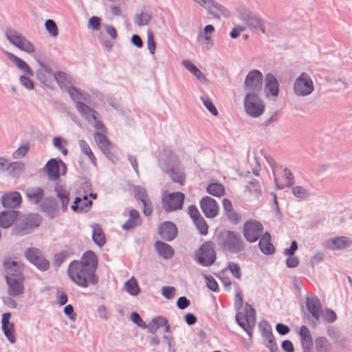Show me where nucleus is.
Returning <instances> with one entry per match:
<instances>
[{"instance_id": "1", "label": "nucleus", "mask_w": 352, "mask_h": 352, "mask_svg": "<svg viewBox=\"0 0 352 352\" xmlns=\"http://www.w3.org/2000/svg\"><path fill=\"white\" fill-rule=\"evenodd\" d=\"M67 274L70 280L80 287L86 288L89 285H96L99 278L96 272L79 263L73 261L67 268Z\"/></svg>"}, {"instance_id": "2", "label": "nucleus", "mask_w": 352, "mask_h": 352, "mask_svg": "<svg viewBox=\"0 0 352 352\" xmlns=\"http://www.w3.org/2000/svg\"><path fill=\"white\" fill-rule=\"evenodd\" d=\"M217 244L231 253H239L245 250V243L239 233L223 230L217 235Z\"/></svg>"}, {"instance_id": "3", "label": "nucleus", "mask_w": 352, "mask_h": 352, "mask_svg": "<svg viewBox=\"0 0 352 352\" xmlns=\"http://www.w3.org/2000/svg\"><path fill=\"white\" fill-rule=\"evenodd\" d=\"M41 221L40 216L37 214L19 216L12 229V233L19 236L28 234L40 226Z\"/></svg>"}, {"instance_id": "4", "label": "nucleus", "mask_w": 352, "mask_h": 352, "mask_svg": "<svg viewBox=\"0 0 352 352\" xmlns=\"http://www.w3.org/2000/svg\"><path fill=\"white\" fill-rule=\"evenodd\" d=\"M243 103L245 112L252 118L261 116L265 109V102L258 96V94L247 93Z\"/></svg>"}, {"instance_id": "5", "label": "nucleus", "mask_w": 352, "mask_h": 352, "mask_svg": "<svg viewBox=\"0 0 352 352\" xmlns=\"http://www.w3.org/2000/svg\"><path fill=\"white\" fill-rule=\"evenodd\" d=\"M195 257L196 261L201 265L211 266L217 258L214 243L210 241L204 242L197 250Z\"/></svg>"}, {"instance_id": "6", "label": "nucleus", "mask_w": 352, "mask_h": 352, "mask_svg": "<svg viewBox=\"0 0 352 352\" xmlns=\"http://www.w3.org/2000/svg\"><path fill=\"white\" fill-rule=\"evenodd\" d=\"M5 35L8 41L19 50L28 54H32L35 51L34 45L16 30L7 28Z\"/></svg>"}, {"instance_id": "7", "label": "nucleus", "mask_w": 352, "mask_h": 352, "mask_svg": "<svg viewBox=\"0 0 352 352\" xmlns=\"http://www.w3.org/2000/svg\"><path fill=\"white\" fill-rule=\"evenodd\" d=\"M306 308L311 316H308L309 324L312 328H316L320 322V314L322 309L319 298L316 296H307Z\"/></svg>"}, {"instance_id": "8", "label": "nucleus", "mask_w": 352, "mask_h": 352, "mask_svg": "<svg viewBox=\"0 0 352 352\" xmlns=\"http://www.w3.org/2000/svg\"><path fill=\"white\" fill-rule=\"evenodd\" d=\"M314 90V83L310 76L305 72L302 73L295 80L294 91L298 96H306Z\"/></svg>"}, {"instance_id": "9", "label": "nucleus", "mask_w": 352, "mask_h": 352, "mask_svg": "<svg viewBox=\"0 0 352 352\" xmlns=\"http://www.w3.org/2000/svg\"><path fill=\"white\" fill-rule=\"evenodd\" d=\"M263 79V74L260 71L251 70L245 77L244 89L248 91V93L258 94L261 91Z\"/></svg>"}, {"instance_id": "10", "label": "nucleus", "mask_w": 352, "mask_h": 352, "mask_svg": "<svg viewBox=\"0 0 352 352\" xmlns=\"http://www.w3.org/2000/svg\"><path fill=\"white\" fill-rule=\"evenodd\" d=\"M184 200V195L177 192L164 194L162 201L163 208L166 212L174 211L182 208Z\"/></svg>"}, {"instance_id": "11", "label": "nucleus", "mask_w": 352, "mask_h": 352, "mask_svg": "<svg viewBox=\"0 0 352 352\" xmlns=\"http://www.w3.org/2000/svg\"><path fill=\"white\" fill-rule=\"evenodd\" d=\"M263 230V225L259 221L249 220L243 225V234L247 241L254 243L261 238Z\"/></svg>"}, {"instance_id": "12", "label": "nucleus", "mask_w": 352, "mask_h": 352, "mask_svg": "<svg viewBox=\"0 0 352 352\" xmlns=\"http://www.w3.org/2000/svg\"><path fill=\"white\" fill-rule=\"evenodd\" d=\"M25 258L41 271H47L50 266L47 261L36 248H28L25 252Z\"/></svg>"}, {"instance_id": "13", "label": "nucleus", "mask_w": 352, "mask_h": 352, "mask_svg": "<svg viewBox=\"0 0 352 352\" xmlns=\"http://www.w3.org/2000/svg\"><path fill=\"white\" fill-rule=\"evenodd\" d=\"M165 172L171 178L175 183L184 185L186 180V174L184 168L178 163L167 164L165 168Z\"/></svg>"}, {"instance_id": "14", "label": "nucleus", "mask_w": 352, "mask_h": 352, "mask_svg": "<svg viewBox=\"0 0 352 352\" xmlns=\"http://www.w3.org/2000/svg\"><path fill=\"white\" fill-rule=\"evenodd\" d=\"M60 165L63 168V175L66 173V164L59 159H50L46 164L45 168L47 172V176L50 180L55 181L60 176Z\"/></svg>"}, {"instance_id": "15", "label": "nucleus", "mask_w": 352, "mask_h": 352, "mask_svg": "<svg viewBox=\"0 0 352 352\" xmlns=\"http://www.w3.org/2000/svg\"><path fill=\"white\" fill-rule=\"evenodd\" d=\"M351 244L352 241L350 238L342 236L326 240L323 243V247L331 250H343L349 248Z\"/></svg>"}, {"instance_id": "16", "label": "nucleus", "mask_w": 352, "mask_h": 352, "mask_svg": "<svg viewBox=\"0 0 352 352\" xmlns=\"http://www.w3.org/2000/svg\"><path fill=\"white\" fill-rule=\"evenodd\" d=\"M200 207L207 218H214L218 214L217 204L213 198L209 196H205L200 200Z\"/></svg>"}, {"instance_id": "17", "label": "nucleus", "mask_w": 352, "mask_h": 352, "mask_svg": "<svg viewBox=\"0 0 352 352\" xmlns=\"http://www.w3.org/2000/svg\"><path fill=\"white\" fill-rule=\"evenodd\" d=\"M177 228L171 221H164L158 228V234L167 241H173L177 235Z\"/></svg>"}, {"instance_id": "18", "label": "nucleus", "mask_w": 352, "mask_h": 352, "mask_svg": "<svg viewBox=\"0 0 352 352\" xmlns=\"http://www.w3.org/2000/svg\"><path fill=\"white\" fill-rule=\"evenodd\" d=\"M3 266L6 272V280L8 278H24L23 276V264L15 261H5Z\"/></svg>"}, {"instance_id": "19", "label": "nucleus", "mask_w": 352, "mask_h": 352, "mask_svg": "<svg viewBox=\"0 0 352 352\" xmlns=\"http://www.w3.org/2000/svg\"><path fill=\"white\" fill-rule=\"evenodd\" d=\"M1 201L4 208L14 210L20 206L22 199L20 193L14 191L3 195Z\"/></svg>"}, {"instance_id": "20", "label": "nucleus", "mask_w": 352, "mask_h": 352, "mask_svg": "<svg viewBox=\"0 0 352 352\" xmlns=\"http://www.w3.org/2000/svg\"><path fill=\"white\" fill-rule=\"evenodd\" d=\"M24 278H8L6 283L8 285V294L10 296L15 297L22 294L24 292L23 285Z\"/></svg>"}, {"instance_id": "21", "label": "nucleus", "mask_w": 352, "mask_h": 352, "mask_svg": "<svg viewBox=\"0 0 352 352\" xmlns=\"http://www.w3.org/2000/svg\"><path fill=\"white\" fill-rule=\"evenodd\" d=\"M20 215L19 211L14 210H3L0 212V226L3 228H8Z\"/></svg>"}, {"instance_id": "22", "label": "nucleus", "mask_w": 352, "mask_h": 352, "mask_svg": "<svg viewBox=\"0 0 352 352\" xmlns=\"http://www.w3.org/2000/svg\"><path fill=\"white\" fill-rule=\"evenodd\" d=\"M3 53L6 55V56L12 61L16 67L20 70L23 71L25 74L30 76L34 75V72L31 69V67L26 63L25 61L15 56L12 53L4 51Z\"/></svg>"}, {"instance_id": "23", "label": "nucleus", "mask_w": 352, "mask_h": 352, "mask_svg": "<svg viewBox=\"0 0 352 352\" xmlns=\"http://www.w3.org/2000/svg\"><path fill=\"white\" fill-rule=\"evenodd\" d=\"M25 194L28 201L32 204H38L44 198V190L40 187L28 188Z\"/></svg>"}, {"instance_id": "24", "label": "nucleus", "mask_w": 352, "mask_h": 352, "mask_svg": "<svg viewBox=\"0 0 352 352\" xmlns=\"http://www.w3.org/2000/svg\"><path fill=\"white\" fill-rule=\"evenodd\" d=\"M98 262L96 254L91 250L85 252L82 254L81 260L79 261V263L84 265L85 267H88L95 272L98 267Z\"/></svg>"}, {"instance_id": "25", "label": "nucleus", "mask_w": 352, "mask_h": 352, "mask_svg": "<svg viewBox=\"0 0 352 352\" xmlns=\"http://www.w3.org/2000/svg\"><path fill=\"white\" fill-rule=\"evenodd\" d=\"M258 247L261 251L267 255L272 254L275 252V248L271 243V236L269 232H266L260 238Z\"/></svg>"}, {"instance_id": "26", "label": "nucleus", "mask_w": 352, "mask_h": 352, "mask_svg": "<svg viewBox=\"0 0 352 352\" xmlns=\"http://www.w3.org/2000/svg\"><path fill=\"white\" fill-rule=\"evenodd\" d=\"M327 335L337 344L342 347H346L349 345L348 340L342 336L338 328L334 326H329L327 328Z\"/></svg>"}, {"instance_id": "27", "label": "nucleus", "mask_w": 352, "mask_h": 352, "mask_svg": "<svg viewBox=\"0 0 352 352\" xmlns=\"http://www.w3.org/2000/svg\"><path fill=\"white\" fill-rule=\"evenodd\" d=\"M299 334L303 352H310L313 341L309 329L306 326L302 325L300 329Z\"/></svg>"}, {"instance_id": "28", "label": "nucleus", "mask_w": 352, "mask_h": 352, "mask_svg": "<svg viewBox=\"0 0 352 352\" xmlns=\"http://www.w3.org/2000/svg\"><path fill=\"white\" fill-rule=\"evenodd\" d=\"M265 89L267 93H270L273 96H277L279 93L278 82L274 76L272 74H267L265 76Z\"/></svg>"}, {"instance_id": "29", "label": "nucleus", "mask_w": 352, "mask_h": 352, "mask_svg": "<svg viewBox=\"0 0 352 352\" xmlns=\"http://www.w3.org/2000/svg\"><path fill=\"white\" fill-rule=\"evenodd\" d=\"M91 205L92 201L88 200L87 195H85L82 199L79 197H76L71 208L75 212H87Z\"/></svg>"}, {"instance_id": "30", "label": "nucleus", "mask_w": 352, "mask_h": 352, "mask_svg": "<svg viewBox=\"0 0 352 352\" xmlns=\"http://www.w3.org/2000/svg\"><path fill=\"white\" fill-rule=\"evenodd\" d=\"M182 64L186 69L190 72L201 82L206 83L207 82L206 76L190 60H183Z\"/></svg>"}, {"instance_id": "31", "label": "nucleus", "mask_w": 352, "mask_h": 352, "mask_svg": "<svg viewBox=\"0 0 352 352\" xmlns=\"http://www.w3.org/2000/svg\"><path fill=\"white\" fill-rule=\"evenodd\" d=\"M40 208L49 218L53 219L56 210V201L54 199L46 198L41 203Z\"/></svg>"}, {"instance_id": "32", "label": "nucleus", "mask_w": 352, "mask_h": 352, "mask_svg": "<svg viewBox=\"0 0 352 352\" xmlns=\"http://www.w3.org/2000/svg\"><path fill=\"white\" fill-rule=\"evenodd\" d=\"M155 247L157 254L165 259L170 258L174 254V250L172 247L164 242L160 241H156Z\"/></svg>"}, {"instance_id": "33", "label": "nucleus", "mask_w": 352, "mask_h": 352, "mask_svg": "<svg viewBox=\"0 0 352 352\" xmlns=\"http://www.w3.org/2000/svg\"><path fill=\"white\" fill-rule=\"evenodd\" d=\"M195 3L199 5L201 7L205 9H210V7H214L216 10H219L222 14L227 16L228 14V10L220 5L214 0H192Z\"/></svg>"}, {"instance_id": "34", "label": "nucleus", "mask_w": 352, "mask_h": 352, "mask_svg": "<svg viewBox=\"0 0 352 352\" xmlns=\"http://www.w3.org/2000/svg\"><path fill=\"white\" fill-rule=\"evenodd\" d=\"M92 240L99 247H102L106 243L105 236L102 228L97 223L92 226Z\"/></svg>"}, {"instance_id": "35", "label": "nucleus", "mask_w": 352, "mask_h": 352, "mask_svg": "<svg viewBox=\"0 0 352 352\" xmlns=\"http://www.w3.org/2000/svg\"><path fill=\"white\" fill-rule=\"evenodd\" d=\"M76 107L77 111L86 119L92 118L94 120H96L97 112L93 110L85 103L82 102L80 101H78L76 103Z\"/></svg>"}, {"instance_id": "36", "label": "nucleus", "mask_w": 352, "mask_h": 352, "mask_svg": "<svg viewBox=\"0 0 352 352\" xmlns=\"http://www.w3.org/2000/svg\"><path fill=\"white\" fill-rule=\"evenodd\" d=\"M241 18L252 29L256 30L260 25L261 20L248 11H243L240 13Z\"/></svg>"}, {"instance_id": "37", "label": "nucleus", "mask_w": 352, "mask_h": 352, "mask_svg": "<svg viewBox=\"0 0 352 352\" xmlns=\"http://www.w3.org/2000/svg\"><path fill=\"white\" fill-rule=\"evenodd\" d=\"M153 18V14L150 11L142 10L134 15V23L139 27L146 25Z\"/></svg>"}, {"instance_id": "38", "label": "nucleus", "mask_w": 352, "mask_h": 352, "mask_svg": "<svg viewBox=\"0 0 352 352\" xmlns=\"http://www.w3.org/2000/svg\"><path fill=\"white\" fill-rule=\"evenodd\" d=\"M55 191L56 192V196L61 202L63 210L66 211L69 201V193L60 186L55 188Z\"/></svg>"}, {"instance_id": "39", "label": "nucleus", "mask_w": 352, "mask_h": 352, "mask_svg": "<svg viewBox=\"0 0 352 352\" xmlns=\"http://www.w3.org/2000/svg\"><path fill=\"white\" fill-rule=\"evenodd\" d=\"M206 191L213 196L221 197L224 195L225 189L223 185L219 183H212L208 186Z\"/></svg>"}, {"instance_id": "40", "label": "nucleus", "mask_w": 352, "mask_h": 352, "mask_svg": "<svg viewBox=\"0 0 352 352\" xmlns=\"http://www.w3.org/2000/svg\"><path fill=\"white\" fill-rule=\"evenodd\" d=\"M316 349L317 352H329L330 344L328 340L323 336L318 337L315 340Z\"/></svg>"}, {"instance_id": "41", "label": "nucleus", "mask_w": 352, "mask_h": 352, "mask_svg": "<svg viewBox=\"0 0 352 352\" xmlns=\"http://www.w3.org/2000/svg\"><path fill=\"white\" fill-rule=\"evenodd\" d=\"M67 93L69 94L72 100L74 102H78L80 100H86L87 98L85 93H82L76 87L70 86L67 89Z\"/></svg>"}, {"instance_id": "42", "label": "nucleus", "mask_w": 352, "mask_h": 352, "mask_svg": "<svg viewBox=\"0 0 352 352\" xmlns=\"http://www.w3.org/2000/svg\"><path fill=\"white\" fill-rule=\"evenodd\" d=\"M125 287L126 292L132 296H137L140 292L138 282L133 277L125 283Z\"/></svg>"}, {"instance_id": "43", "label": "nucleus", "mask_w": 352, "mask_h": 352, "mask_svg": "<svg viewBox=\"0 0 352 352\" xmlns=\"http://www.w3.org/2000/svg\"><path fill=\"white\" fill-rule=\"evenodd\" d=\"M320 317L323 321L329 323H333L337 319V315L335 311L329 308L322 309Z\"/></svg>"}, {"instance_id": "44", "label": "nucleus", "mask_w": 352, "mask_h": 352, "mask_svg": "<svg viewBox=\"0 0 352 352\" xmlns=\"http://www.w3.org/2000/svg\"><path fill=\"white\" fill-rule=\"evenodd\" d=\"M1 328L3 331L5 336L11 342H15V338L14 336V324L11 322L8 324H1Z\"/></svg>"}, {"instance_id": "45", "label": "nucleus", "mask_w": 352, "mask_h": 352, "mask_svg": "<svg viewBox=\"0 0 352 352\" xmlns=\"http://www.w3.org/2000/svg\"><path fill=\"white\" fill-rule=\"evenodd\" d=\"M94 138L100 149H105V147H110L111 142L109 140L107 136L102 133L96 132L94 133Z\"/></svg>"}, {"instance_id": "46", "label": "nucleus", "mask_w": 352, "mask_h": 352, "mask_svg": "<svg viewBox=\"0 0 352 352\" xmlns=\"http://www.w3.org/2000/svg\"><path fill=\"white\" fill-rule=\"evenodd\" d=\"M229 270L234 277L240 280L241 278V271L240 265L234 262H228V266L224 269V271Z\"/></svg>"}, {"instance_id": "47", "label": "nucleus", "mask_w": 352, "mask_h": 352, "mask_svg": "<svg viewBox=\"0 0 352 352\" xmlns=\"http://www.w3.org/2000/svg\"><path fill=\"white\" fill-rule=\"evenodd\" d=\"M79 146L81 151L86 154L90 160L93 162L94 164H96V159L94 157V153H92L89 146L84 140H79Z\"/></svg>"}, {"instance_id": "48", "label": "nucleus", "mask_w": 352, "mask_h": 352, "mask_svg": "<svg viewBox=\"0 0 352 352\" xmlns=\"http://www.w3.org/2000/svg\"><path fill=\"white\" fill-rule=\"evenodd\" d=\"M135 197L138 201L145 202V201L149 199L148 196L146 193V189L142 186H135L133 190Z\"/></svg>"}, {"instance_id": "49", "label": "nucleus", "mask_w": 352, "mask_h": 352, "mask_svg": "<svg viewBox=\"0 0 352 352\" xmlns=\"http://www.w3.org/2000/svg\"><path fill=\"white\" fill-rule=\"evenodd\" d=\"M246 189L251 193L255 194L256 195H260L262 192L260 183L256 179H253L248 182L246 186Z\"/></svg>"}, {"instance_id": "50", "label": "nucleus", "mask_w": 352, "mask_h": 352, "mask_svg": "<svg viewBox=\"0 0 352 352\" xmlns=\"http://www.w3.org/2000/svg\"><path fill=\"white\" fill-rule=\"evenodd\" d=\"M18 165V162H10L5 158L0 157V172H5L10 169L14 170Z\"/></svg>"}, {"instance_id": "51", "label": "nucleus", "mask_w": 352, "mask_h": 352, "mask_svg": "<svg viewBox=\"0 0 352 352\" xmlns=\"http://www.w3.org/2000/svg\"><path fill=\"white\" fill-rule=\"evenodd\" d=\"M193 221L201 234L206 235L208 233V226L202 217H199Z\"/></svg>"}, {"instance_id": "52", "label": "nucleus", "mask_w": 352, "mask_h": 352, "mask_svg": "<svg viewBox=\"0 0 352 352\" xmlns=\"http://www.w3.org/2000/svg\"><path fill=\"white\" fill-rule=\"evenodd\" d=\"M45 26L49 34L52 36H56L58 34V30L56 23L52 19L45 21Z\"/></svg>"}, {"instance_id": "53", "label": "nucleus", "mask_w": 352, "mask_h": 352, "mask_svg": "<svg viewBox=\"0 0 352 352\" xmlns=\"http://www.w3.org/2000/svg\"><path fill=\"white\" fill-rule=\"evenodd\" d=\"M54 78L57 82L59 87L63 89L66 87L67 74L61 71L56 72L53 74Z\"/></svg>"}, {"instance_id": "54", "label": "nucleus", "mask_w": 352, "mask_h": 352, "mask_svg": "<svg viewBox=\"0 0 352 352\" xmlns=\"http://www.w3.org/2000/svg\"><path fill=\"white\" fill-rule=\"evenodd\" d=\"M236 321L237 324L243 329H245V327H248V325L250 324L252 321L248 320L245 316L241 312H238L235 316Z\"/></svg>"}, {"instance_id": "55", "label": "nucleus", "mask_w": 352, "mask_h": 352, "mask_svg": "<svg viewBox=\"0 0 352 352\" xmlns=\"http://www.w3.org/2000/svg\"><path fill=\"white\" fill-rule=\"evenodd\" d=\"M292 194L297 198L305 199L309 194L308 191L302 186H296L292 188Z\"/></svg>"}, {"instance_id": "56", "label": "nucleus", "mask_w": 352, "mask_h": 352, "mask_svg": "<svg viewBox=\"0 0 352 352\" xmlns=\"http://www.w3.org/2000/svg\"><path fill=\"white\" fill-rule=\"evenodd\" d=\"M244 311L245 314H243L245 316L248 320H250L254 323L256 320V312L254 309L250 304L246 302L245 303Z\"/></svg>"}, {"instance_id": "57", "label": "nucleus", "mask_w": 352, "mask_h": 352, "mask_svg": "<svg viewBox=\"0 0 352 352\" xmlns=\"http://www.w3.org/2000/svg\"><path fill=\"white\" fill-rule=\"evenodd\" d=\"M147 46L149 52L151 54H154L156 48V43L154 40V35L151 30L147 31Z\"/></svg>"}, {"instance_id": "58", "label": "nucleus", "mask_w": 352, "mask_h": 352, "mask_svg": "<svg viewBox=\"0 0 352 352\" xmlns=\"http://www.w3.org/2000/svg\"><path fill=\"white\" fill-rule=\"evenodd\" d=\"M201 100L203 101V103L204 106L206 107V109L213 115L217 116L218 115V111L215 106L214 105L213 102L207 98H204L203 96L201 97Z\"/></svg>"}, {"instance_id": "59", "label": "nucleus", "mask_w": 352, "mask_h": 352, "mask_svg": "<svg viewBox=\"0 0 352 352\" xmlns=\"http://www.w3.org/2000/svg\"><path fill=\"white\" fill-rule=\"evenodd\" d=\"M67 253L65 251L60 252L54 255L53 265L56 267H60L66 260Z\"/></svg>"}, {"instance_id": "60", "label": "nucleus", "mask_w": 352, "mask_h": 352, "mask_svg": "<svg viewBox=\"0 0 352 352\" xmlns=\"http://www.w3.org/2000/svg\"><path fill=\"white\" fill-rule=\"evenodd\" d=\"M206 285L209 289L214 292L219 291V286L215 279L211 276H204Z\"/></svg>"}, {"instance_id": "61", "label": "nucleus", "mask_w": 352, "mask_h": 352, "mask_svg": "<svg viewBox=\"0 0 352 352\" xmlns=\"http://www.w3.org/2000/svg\"><path fill=\"white\" fill-rule=\"evenodd\" d=\"M20 83L27 89L31 90L34 87V84L32 80L27 76L21 75L19 77Z\"/></svg>"}, {"instance_id": "62", "label": "nucleus", "mask_w": 352, "mask_h": 352, "mask_svg": "<svg viewBox=\"0 0 352 352\" xmlns=\"http://www.w3.org/2000/svg\"><path fill=\"white\" fill-rule=\"evenodd\" d=\"M260 327L262 328L261 334L264 339L267 338L270 336H274L272 328L267 322L265 321L263 323H261Z\"/></svg>"}, {"instance_id": "63", "label": "nucleus", "mask_w": 352, "mask_h": 352, "mask_svg": "<svg viewBox=\"0 0 352 352\" xmlns=\"http://www.w3.org/2000/svg\"><path fill=\"white\" fill-rule=\"evenodd\" d=\"M175 292V288L172 286H163L162 288V295L167 299L173 298Z\"/></svg>"}, {"instance_id": "64", "label": "nucleus", "mask_w": 352, "mask_h": 352, "mask_svg": "<svg viewBox=\"0 0 352 352\" xmlns=\"http://www.w3.org/2000/svg\"><path fill=\"white\" fill-rule=\"evenodd\" d=\"M131 320L139 327L146 328L145 322L137 312H132L131 314Z\"/></svg>"}]
</instances>
